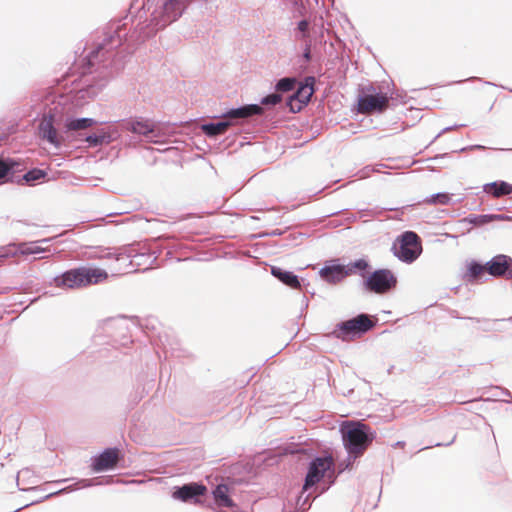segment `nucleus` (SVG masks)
Returning a JSON list of instances; mask_svg holds the SVG:
<instances>
[{"mask_svg":"<svg viewBox=\"0 0 512 512\" xmlns=\"http://www.w3.org/2000/svg\"><path fill=\"white\" fill-rule=\"evenodd\" d=\"M108 278V273L97 267L83 266L66 271L54 279L57 287L74 288L102 284Z\"/></svg>","mask_w":512,"mask_h":512,"instance_id":"nucleus-1","label":"nucleus"},{"mask_svg":"<svg viewBox=\"0 0 512 512\" xmlns=\"http://www.w3.org/2000/svg\"><path fill=\"white\" fill-rule=\"evenodd\" d=\"M369 426L360 422L347 421L342 425V435L348 452L355 457L363 454L373 437L369 436Z\"/></svg>","mask_w":512,"mask_h":512,"instance_id":"nucleus-2","label":"nucleus"},{"mask_svg":"<svg viewBox=\"0 0 512 512\" xmlns=\"http://www.w3.org/2000/svg\"><path fill=\"white\" fill-rule=\"evenodd\" d=\"M184 8L185 3L183 0H165L159 8L151 13L149 26L153 30L163 29L179 18Z\"/></svg>","mask_w":512,"mask_h":512,"instance_id":"nucleus-3","label":"nucleus"},{"mask_svg":"<svg viewBox=\"0 0 512 512\" xmlns=\"http://www.w3.org/2000/svg\"><path fill=\"white\" fill-rule=\"evenodd\" d=\"M393 252L402 262H414L422 253V245L419 236L412 231L404 232L394 242Z\"/></svg>","mask_w":512,"mask_h":512,"instance_id":"nucleus-4","label":"nucleus"},{"mask_svg":"<svg viewBox=\"0 0 512 512\" xmlns=\"http://www.w3.org/2000/svg\"><path fill=\"white\" fill-rule=\"evenodd\" d=\"M367 266V262L363 259L347 265L340 263V260L338 259H333L324 264V266L319 270V275L329 284H337L342 279L350 275L355 269L363 270Z\"/></svg>","mask_w":512,"mask_h":512,"instance_id":"nucleus-5","label":"nucleus"},{"mask_svg":"<svg viewBox=\"0 0 512 512\" xmlns=\"http://www.w3.org/2000/svg\"><path fill=\"white\" fill-rule=\"evenodd\" d=\"M374 325V322L367 315L361 314L353 319L340 323L332 334L343 341H350L366 333Z\"/></svg>","mask_w":512,"mask_h":512,"instance_id":"nucleus-6","label":"nucleus"},{"mask_svg":"<svg viewBox=\"0 0 512 512\" xmlns=\"http://www.w3.org/2000/svg\"><path fill=\"white\" fill-rule=\"evenodd\" d=\"M334 460L331 456L318 457L314 459L309 466L308 473L305 478L303 490L317 484L327 472L333 473Z\"/></svg>","mask_w":512,"mask_h":512,"instance_id":"nucleus-7","label":"nucleus"},{"mask_svg":"<svg viewBox=\"0 0 512 512\" xmlns=\"http://www.w3.org/2000/svg\"><path fill=\"white\" fill-rule=\"evenodd\" d=\"M123 128L134 134L144 136L149 139L158 136L156 133L155 124L152 121L141 117L132 118L125 121L123 123Z\"/></svg>","mask_w":512,"mask_h":512,"instance_id":"nucleus-8","label":"nucleus"},{"mask_svg":"<svg viewBox=\"0 0 512 512\" xmlns=\"http://www.w3.org/2000/svg\"><path fill=\"white\" fill-rule=\"evenodd\" d=\"M486 270L492 276L512 277V259L506 255H497L486 263Z\"/></svg>","mask_w":512,"mask_h":512,"instance_id":"nucleus-9","label":"nucleus"},{"mask_svg":"<svg viewBox=\"0 0 512 512\" xmlns=\"http://www.w3.org/2000/svg\"><path fill=\"white\" fill-rule=\"evenodd\" d=\"M388 98L384 94L364 95L359 98V111L362 113H371L374 111H382L386 108Z\"/></svg>","mask_w":512,"mask_h":512,"instance_id":"nucleus-10","label":"nucleus"},{"mask_svg":"<svg viewBox=\"0 0 512 512\" xmlns=\"http://www.w3.org/2000/svg\"><path fill=\"white\" fill-rule=\"evenodd\" d=\"M40 136L52 144L55 148H60L63 137L60 136L53 126L52 116H45L39 125Z\"/></svg>","mask_w":512,"mask_h":512,"instance_id":"nucleus-11","label":"nucleus"},{"mask_svg":"<svg viewBox=\"0 0 512 512\" xmlns=\"http://www.w3.org/2000/svg\"><path fill=\"white\" fill-rule=\"evenodd\" d=\"M206 492V486L198 483H189L176 488L172 496L177 500L188 502L197 496H203Z\"/></svg>","mask_w":512,"mask_h":512,"instance_id":"nucleus-12","label":"nucleus"},{"mask_svg":"<svg viewBox=\"0 0 512 512\" xmlns=\"http://www.w3.org/2000/svg\"><path fill=\"white\" fill-rule=\"evenodd\" d=\"M119 460V450L116 448L106 449L93 463L94 471H105L113 469Z\"/></svg>","mask_w":512,"mask_h":512,"instance_id":"nucleus-13","label":"nucleus"},{"mask_svg":"<svg viewBox=\"0 0 512 512\" xmlns=\"http://www.w3.org/2000/svg\"><path fill=\"white\" fill-rule=\"evenodd\" d=\"M396 285V278L389 270L375 271L368 279V288H391Z\"/></svg>","mask_w":512,"mask_h":512,"instance_id":"nucleus-14","label":"nucleus"},{"mask_svg":"<svg viewBox=\"0 0 512 512\" xmlns=\"http://www.w3.org/2000/svg\"><path fill=\"white\" fill-rule=\"evenodd\" d=\"M213 497L218 507L232 508L235 506L233 500L230 497V489L226 484H219L213 490Z\"/></svg>","mask_w":512,"mask_h":512,"instance_id":"nucleus-15","label":"nucleus"},{"mask_svg":"<svg viewBox=\"0 0 512 512\" xmlns=\"http://www.w3.org/2000/svg\"><path fill=\"white\" fill-rule=\"evenodd\" d=\"M271 274L279 279L284 285L292 288H300L301 283L296 275L280 267H272Z\"/></svg>","mask_w":512,"mask_h":512,"instance_id":"nucleus-16","label":"nucleus"},{"mask_svg":"<svg viewBox=\"0 0 512 512\" xmlns=\"http://www.w3.org/2000/svg\"><path fill=\"white\" fill-rule=\"evenodd\" d=\"M262 108L259 105H247L228 111L224 117L228 119L246 118L251 115L260 114Z\"/></svg>","mask_w":512,"mask_h":512,"instance_id":"nucleus-17","label":"nucleus"},{"mask_svg":"<svg viewBox=\"0 0 512 512\" xmlns=\"http://www.w3.org/2000/svg\"><path fill=\"white\" fill-rule=\"evenodd\" d=\"M484 191L494 197H500L512 193V185L504 181L492 182L484 186Z\"/></svg>","mask_w":512,"mask_h":512,"instance_id":"nucleus-18","label":"nucleus"},{"mask_svg":"<svg viewBox=\"0 0 512 512\" xmlns=\"http://www.w3.org/2000/svg\"><path fill=\"white\" fill-rule=\"evenodd\" d=\"M313 84H314V78L309 77L305 80V83L299 87L295 94V99H297L302 104H307L313 93Z\"/></svg>","mask_w":512,"mask_h":512,"instance_id":"nucleus-19","label":"nucleus"},{"mask_svg":"<svg viewBox=\"0 0 512 512\" xmlns=\"http://www.w3.org/2000/svg\"><path fill=\"white\" fill-rule=\"evenodd\" d=\"M230 121H221L217 123H208L202 125V131L208 136H217L223 134L229 126H231Z\"/></svg>","mask_w":512,"mask_h":512,"instance_id":"nucleus-20","label":"nucleus"},{"mask_svg":"<svg viewBox=\"0 0 512 512\" xmlns=\"http://www.w3.org/2000/svg\"><path fill=\"white\" fill-rule=\"evenodd\" d=\"M95 124L92 118L67 119L65 127L67 130H84Z\"/></svg>","mask_w":512,"mask_h":512,"instance_id":"nucleus-21","label":"nucleus"},{"mask_svg":"<svg viewBox=\"0 0 512 512\" xmlns=\"http://www.w3.org/2000/svg\"><path fill=\"white\" fill-rule=\"evenodd\" d=\"M485 273H487L486 264L481 265L474 261L467 263V272L465 274L466 278L478 279L481 278Z\"/></svg>","mask_w":512,"mask_h":512,"instance_id":"nucleus-22","label":"nucleus"},{"mask_svg":"<svg viewBox=\"0 0 512 512\" xmlns=\"http://www.w3.org/2000/svg\"><path fill=\"white\" fill-rule=\"evenodd\" d=\"M503 219V216L501 215H478L470 217L468 220L470 223L474 225H484L487 224L493 220H501Z\"/></svg>","mask_w":512,"mask_h":512,"instance_id":"nucleus-23","label":"nucleus"},{"mask_svg":"<svg viewBox=\"0 0 512 512\" xmlns=\"http://www.w3.org/2000/svg\"><path fill=\"white\" fill-rule=\"evenodd\" d=\"M13 166V161L0 159V185L6 181V177Z\"/></svg>","mask_w":512,"mask_h":512,"instance_id":"nucleus-24","label":"nucleus"},{"mask_svg":"<svg viewBox=\"0 0 512 512\" xmlns=\"http://www.w3.org/2000/svg\"><path fill=\"white\" fill-rule=\"evenodd\" d=\"M426 201L431 204L447 205L450 203L451 197L447 193H437L427 198Z\"/></svg>","mask_w":512,"mask_h":512,"instance_id":"nucleus-25","label":"nucleus"},{"mask_svg":"<svg viewBox=\"0 0 512 512\" xmlns=\"http://www.w3.org/2000/svg\"><path fill=\"white\" fill-rule=\"evenodd\" d=\"M43 251L44 249L37 242L24 244L20 247L21 254H39Z\"/></svg>","mask_w":512,"mask_h":512,"instance_id":"nucleus-26","label":"nucleus"},{"mask_svg":"<svg viewBox=\"0 0 512 512\" xmlns=\"http://www.w3.org/2000/svg\"><path fill=\"white\" fill-rule=\"evenodd\" d=\"M295 80L292 78H283L278 81L276 88L282 92H288L294 88Z\"/></svg>","mask_w":512,"mask_h":512,"instance_id":"nucleus-27","label":"nucleus"},{"mask_svg":"<svg viewBox=\"0 0 512 512\" xmlns=\"http://www.w3.org/2000/svg\"><path fill=\"white\" fill-rule=\"evenodd\" d=\"M45 172L40 169H33L24 175L26 182H34L45 177Z\"/></svg>","mask_w":512,"mask_h":512,"instance_id":"nucleus-28","label":"nucleus"},{"mask_svg":"<svg viewBox=\"0 0 512 512\" xmlns=\"http://www.w3.org/2000/svg\"><path fill=\"white\" fill-rule=\"evenodd\" d=\"M86 142L89 143L90 146H98V145H101L102 143L106 142L108 143L109 140H108V136L103 134V135H90L86 138Z\"/></svg>","mask_w":512,"mask_h":512,"instance_id":"nucleus-29","label":"nucleus"},{"mask_svg":"<svg viewBox=\"0 0 512 512\" xmlns=\"http://www.w3.org/2000/svg\"><path fill=\"white\" fill-rule=\"evenodd\" d=\"M281 101V96L278 94H271L264 97L261 101L263 105H276Z\"/></svg>","mask_w":512,"mask_h":512,"instance_id":"nucleus-30","label":"nucleus"},{"mask_svg":"<svg viewBox=\"0 0 512 512\" xmlns=\"http://www.w3.org/2000/svg\"><path fill=\"white\" fill-rule=\"evenodd\" d=\"M308 28H309V22L307 20H301L298 23L297 29L299 32H301L303 34V37H305V35L308 31Z\"/></svg>","mask_w":512,"mask_h":512,"instance_id":"nucleus-31","label":"nucleus"},{"mask_svg":"<svg viewBox=\"0 0 512 512\" xmlns=\"http://www.w3.org/2000/svg\"><path fill=\"white\" fill-rule=\"evenodd\" d=\"M86 93L90 94L91 97H94L97 94V92L93 88L91 89V91L90 90H86V91L82 90V91H79V93H78L79 98H84Z\"/></svg>","mask_w":512,"mask_h":512,"instance_id":"nucleus-32","label":"nucleus"},{"mask_svg":"<svg viewBox=\"0 0 512 512\" xmlns=\"http://www.w3.org/2000/svg\"><path fill=\"white\" fill-rule=\"evenodd\" d=\"M142 257H144V255H143V254H140V255L135 254L134 256H132V259H131V261H130V264H131V265H133V266H134V265H140V262L138 261V259H140V258H142Z\"/></svg>","mask_w":512,"mask_h":512,"instance_id":"nucleus-33","label":"nucleus"},{"mask_svg":"<svg viewBox=\"0 0 512 512\" xmlns=\"http://www.w3.org/2000/svg\"><path fill=\"white\" fill-rule=\"evenodd\" d=\"M14 254H15V252H12V251L9 249V250H7L5 253H1V254H0V258H5V257H8V256H10V255H14Z\"/></svg>","mask_w":512,"mask_h":512,"instance_id":"nucleus-34","label":"nucleus"},{"mask_svg":"<svg viewBox=\"0 0 512 512\" xmlns=\"http://www.w3.org/2000/svg\"><path fill=\"white\" fill-rule=\"evenodd\" d=\"M304 57H305L307 60L309 59V57H310V52H309V50H307V51L305 52Z\"/></svg>","mask_w":512,"mask_h":512,"instance_id":"nucleus-35","label":"nucleus"},{"mask_svg":"<svg viewBox=\"0 0 512 512\" xmlns=\"http://www.w3.org/2000/svg\"><path fill=\"white\" fill-rule=\"evenodd\" d=\"M47 242H49V239H43L40 241V243H47Z\"/></svg>","mask_w":512,"mask_h":512,"instance_id":"nucleus-36","label":"nucleus"},{"mask_svg":"<svg viewBox=\"0 0 512 512\" xmlns=\"http://www.w3.org/2000/svg\"><path fill=\"white\" fill-rule=\"evenodd\" d=\"M374 291L377 292V293H382V292H385L386 290L377 289V290H374Z\"/></svg>","mask_w":512,"mask_h":512,"instance_id":"nucleus-37","label":"nucleus"}]
</instances>
